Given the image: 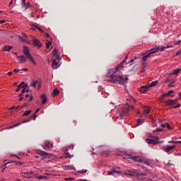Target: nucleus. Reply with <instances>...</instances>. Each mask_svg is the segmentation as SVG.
<instances>
[{
    "mask_svg": "<svg viewBox=\"0 0 181 181\" xmlns=\"http://www.w3.org/2000/svg\"><path fill=\"white\" fill-rule=\"evenodd\" d=\"M119 70V66H117L115 69H110L107 73V81L112 83H118L122 86L128 81V76L119 75L117 76V71Z\"/></svg>",
    "mask_w": 181,
    "mask_h": 181,
    "instance_id": "obj_1",
    "label": "nucleus"
},
{
    "mask_svg": "<svg viewBox=\"0 0 181 181\" xmlns=\"http://www.w3.org/2000/svg\"><path fill=\"white\" fill-rule=\"evenodd\" d=\"M23 53L24 55L17 56V59L19 60L18 63L22 64V63H26L28 60H30L31 63L34 64V66H36V61L30 54V52H29V48H28V47H23Z\"/></svg>",
    "mask_w": 181,
    "mask_h": 181,
    "instance_id": "obj_2",
    "label": "nucleus"
},
{
    "mask_svg": "<svg viewBox=\"0 0 181 181\" xmlns=\"http://www.w3.org/2000/svg\"><path fill=\"white\" fill-rule=\"evenodd\" d=\"M170 47H173V45H167L163 47H156L155 48H152L149 50V53L147 55L142 57V60L143 62H146V60H148V57H150L152 54L158 53V52H165V49H170Z\"/></svg>",
    "mask_w": 181,
    "mask_h": 181,
    "instance_id": "obj_3",
    "label": "nucleus"
},
{
    "mask_svg": "<svg viewBox=\"0 0 181 181\" xmlns=\"http://www.w3.org/2000/svg\"><path fill=\"white\" fill-rule=\"evenodd\" d=\"M127 159H132V160H134V162H140V163H144V165H146L147 166H152V162L149 160H145L141 158V157L138 156H132V155L128 154L127 156Z\"/></svg>",
    "mask_w": 181,
    "mask_h": 181,
    "instance_id": "obj_4",
    "label": "nucleus"
},
{
    "mask_svg": "<svg viewBox=\"0 0 181 181\" xmlns=\"http://www.w3.org/2000/svg\"><path fill=\"white\" fill-rule=\"evenodd\" d=\"M146 141L148 144L156 145L159 144V137L153 136V139H146Z\"/></svg>",
    "mask_w": 181,
    "mask_h": 181,
    "instance_id": "obj_5",
    "label": "nucleus"
},
{
    "mask_svg": "<svg viewBox=\"0 0 181 181\" xmlns=\"http://www.w3.org/2000/svg\"><path fill=\"white\" fill-rule=\"evenodd\" d=\"M29 93V90H25V101H27V103H30L33 100V95H32V93Z\"/></svg>",
    "mask_w": 181,
    "mask_h": 181,
    "instance_id": "obj_6",
    "label": "nucleus"
},
{
    "mask_svg": "<svg viewBox=\"0 0 181 181\" xmlns=\"http://www.w3.org/2000/svg\"><path fill=\"white\" fill-rule=\"evenodd\" d=\"M22 93L23 94H25V93H26V87L25 86V82H22L21 84H19L16 90V93H18V91H19V90L22 89Z\"/></svg>",
    "mask_w": 181,
    "mask_h": 181,
    "instance_id": "obj_7",
    "label": "nucleus"
},
{
    "mask_svg": "<svg viewBox=\"0 0 181 181\" xmlns=\"http://www.w3.org/2000/svg\"><path fill=\"white\" fill-rule=\"evenodd\" d=\"M176 103H177V100H165L164 101V104H165V105H168L169 107L172 106V105H175V104H176Z\"/></svg>",
    "mask_w": 181,
    "mask_h": 181,
    "instance_id": "obj_8",
    "label": "nucleus"
},
{
    "mask_svg": "<svg viewBox=\"0 0 181 181\" xmlns=\"http://www.w3.org/2000/svg\"><path fill=\"white\" fill-rule=\"evenodd\" d=\"M175 148H176V146H166L165 147L163 148V151L166 152V153H169V152H170V151L173 149H175Z\"/></svg>",
    "mask_w": 181,
    "mask_h": 181,
    "instance_id": "obj_9",
    "label": "nucleus"
},
{
    "mask_svg": "<svg viewBox=\"0 0 181 181\" xmlns=\"http://www.w3.org/2000/svg\"><path fill=\"white\" fill-rule=\"evenodd\" d=\"M21 176L23 177H25L26 179H30V177H33V172L30 173H22Z\"/></svg>",
    "mask_w": 181,
    "mask_h": 181,
    "instance_id": "obj_10",
    "label": "nucleus"
},
{
    "mask_svg": "<svg viewBox=\"0 0 181 181\" xmlns=\"http://www.w3.org/2000/svg\"><path fill=\"white\" fill-rule=\"evenodd\" d=\"M30 87H34V88H36V86H38L37 90H40V83L37 81H33L30 83Z\"/></svg>",
    "mask_w": 181,
    "mask_h": 181,
    "instance_id": "obj_11",
    "label": "nucleus"
},
{
    "mask_svg": "<svg viewBox=\"0 0 181 181\" xmlns=\"http://www.w3.org/2000/svg\"><path fill=\"white\" fill-rule=\"evenodd\" d=\"M133 109H134V106H129L128 109H125L124 110H123L120 114L121 118H122V116L127 115L129 110H133Z\"/></svg>",
    "mask_w": 181,
    "mask_h": 181,
    "instance_id": "obj_12",
    "label": "nucleus"
},
{
    "mask_svg": "<svg viewBox=\"0 0 181 181\" xmlns=\"http://www.w3.org/2000/svg\"><path fill=\"white\" fill-rule=\"evenodd\" d=\"M30 121V119H28V120H24L23 122H20V123H17L10 127L8 128V129H12V128H16V127H19V125H21V124H25L26 122H29Z\"/></svg>",
    "mask_w": 181,
    "mask_h": 181,
    "instance_id": "obj_13",
    "label": "nucleus"
},
{
    "mask_svg": "<svg viewBox=\"0 0 181 181\" xmlns=\"http://www.w3.org/2000/svg\"><path fill=\"white\" fill-rule=\"evenodd\" d=\"M115 173H118L119 175H122V171H118L117 170H113L110 172H108L107 175H110V176H114V175H115Z\"/></svg>",
    "mask_w": 181,
    "mask_h": 181,
    "instance_id": "obj_14",
    "label": "nucleus"
},
{
    "mask_svg": "<svg viewBox=\"0 0 181 181\" xmlns=\"http://www.w3.org/2000/svg\"><path fill=\"white\" fill-rule=\"evenodd\" d=\"M149 90V86H141L140 88V93L141 94H144L145 93H146V91H148Z\"/></svg>",
    "mask_w": 181,
    "mask_h": 181,
    "instance_id": "obj_15",
    "label": "nucleus"
},
{
    "mask_svg": "<svg viewBox=\"0 0 181 181\" xmlns=\"http://www.w3.org/2000/svg\"><path fill=\"white\" fill-rule=\"evenodd\" d=\"M45 146L48 148V149H52L53 148V143L50 142V141L47 140L45 141Z\"/></svg>",
    "mask_w": 181,
    "mask_h": 181,
    "instance_id": "obj_16",
    "label": "nucleus"
},
{
    "mask_svg": "<svg viewBox=\"0 0 181 181\" xmlns=\"http://www.w3.org/2000/svg\"><path fill=\"white\" fill-rule=\"evenodd\" d=\"M180 71H181V68L177 69H174V70H173V71L170 74V76H176V74H179V73H180Z\"/></svg>",
    "mask_w": 181,
    "mask_h": 181,
    "instance_id": "obj_17",
    "label": "nucleus"
},
{
    "mask_svg": "<svg viewBox=\"0 0 181 181\" xmlns=\"http://www.w3.org/2000/svg\"><path fill=\"white\" fill-rule=\"evenodd\" d=\"M52 69H54V70H57V69H59L60 67V65H59L58 62H56V60H54L52 62Z\"/></svg>",
    "mask_w": 181,
    "mask_h": 181,
    "instance_id": "obj_18",
    "label": "nucleus"
},
{
    "mask_svg": "<svg viewBox=\"0 0 181 181\" xmlns=\"http://www.w3.org/2000/svg\"><path fill=\"white\" fill-rule=\"evenodd\" d=\"M143 110H144V114H149L151 112V107L148 106H143Z\"/></svg>",
    "mask_w": 181,
    "mask_h": 181,
    "instance_id": "obj_19",
    "label": "nucleus"
},
{
    "mask_svg": "<svg viewBox=\"0 0 181 181\" xmlns=\"http://www.w3.org/2000/svg\"><path fill=\"white\" fill-rule=\"evenodd\" d=\"M33 43L35 46H37V47H42V43H40V41L38 40H33Z\"/></svg>",
    "mask_w": 181,
    "mask_h": 181,
    "instance_id": "obj_20",
    "label": "nucleus"
},
{
    "mask_svg": "<svg viewBox=\"0 0 181 181\" xmlns=\"http://www.w3.org/2000/svg\"><path fill=\"white\" fill-rule=\"evenodd\" d=\"M12 46L11 45H6L3 49L2 52H10L11 49H12Z\"/></svg>",
    "mask_w": 181,
    "mask_h": 181,
    "instance_id": "obj_21",
    "label": "nucleus"
},
{
    "mask_svg": "<svg viewBox=\"0 0 181 181\" xmlns=\"http://www.w3.org/2000/svg\"><path fill=\"white\" fill-rule=\"evenodd\" d=\"M41 98L42 100V104H46V103H47V97L46 96V95L42 94L41 95Z\"/></svg>",
    "mask_w": 181,
    "mask_h": 181,
    "instance_id": "obj_22",
    "label": "nucleus"
},
{
    "mask_svg": "<svg viewBox=\"0 0 181 181\" xmlns=\"http://www.w3.org/2000/svg\"><path fill=\"white\" fill-rule=\"evenodd\" d=\"M158 84H159L158 81H153L150 85H148V87H156V86H158Z\"/></svg>",
    "mask_w": 181,
    "mask_h": 181,
    "instance_id": "obj_23",
    "label": "nucleus"
},
{
    "mask_svg": "<svg viewBox=\"0 0 181 181\" xmlns=\"http://www.w3.org/2000/svg\"><path fill=\"white\" fill-rule=\"evenodd\" d=\"M59 90H57V88H55V89L53 90V92H52V95L53 97H56V95H59Z\"/></svg>",
    "mask_w": 181,
    "mask_h": 181,
    "instance_id": "obj_24",
    "label": "nucleus"
},
{
    "mask_svg": "<svg viewBox=\"0 0 181 181\" xmlns=\"http://www.w3.org/2000/svg\"><path fill=\"white\" fill-rule=\"evenodd\" d=\"M52 54L53 56H54V57H56L57 59H59V52H57V49H54V51H52Z\"/></svg>",
    "mask_w": 181,
    "mask_h": 181,
    "instance_id": "obj_25",
    "label": "nucleus"
},
{
    "mask_svg": "<svg viewBox=\"0 0 181 181\" xmlns=\"http://www.w3.org/2000/svg\"><path fill=\"white\" fill-rule=\"evenodd\" d=\"M39 111H40V109H37L35 114L33 115V121H35V119H36V117H37V115L36 114H37V112H39Z\"/></svg>",
    "mask_w": 181,
    "mask_h": 181,
    "instance_id": "obj_26",
    "label": "nucleus"
},
{
    "mask_svg": "<svg viewBox=\"0 0 181 181\" xmlns=\"http://www.w3.org/2000/svg\"><path fill=\"white\" fill-rule=\"evenodd\" d=\"M142 124H144V120H143V119H139L137 120L136 127H139V125H142Z\"/></svg>",
    "mask_w": 181,
    "mask_h": 181,
    "instance_id": "obj_27",
    "label": "nucleus"
},
{
    "mask_svg": "<svg viewBox=\"0 0 181 181\" xmlns=\"http://www.w3.org/2000/svg\"><path fill=\"white\" fill-rule=\"evenodd\" d=\"M30 112H32V110H28L24 112V113L23 114V117H28V115H29Z\"/></svg>",
    "mask_w": 181,
    "mask_h": 181,
    "instance_id": "obj_28",
    "label": "nucleus"
},
{
    "mask_svg": "<svg viewBox=\"0 0 181 181\" xmlns=\"http://www.w3.org/2000/svg\"><path fill=\"white\" fill-rule=\"evenodd\" d=\"M38 27H39V26H37V25H36V24H33V25H31V30H36V29H37Z\"/></svg>",
    "mask_w": 181,
    "mask_h": 181,
    "instance_id": "obj_29",
    "label": "nucleus"
},
{
    "mask_svg": "<svg viewBox=\"0 0 181 181\" xmlns=\"http://www.w3.org/2000/svg\"><path fill=\"white\" fill-rule=\"evenodd\" d=\"M35 178L38 179L39 180H42L43 179V176H38L37 174H35Z\"/></svg>",
    "mask_w": 181,
    "mask_h": 181,
    "instance_id": "obj_30",
    "label": "nucleus"
},
{
    "mask_svg": "<svg viewBox=\"0 0 181 181\" xmlns=\"http://www.w3.org/2000/svg\"><path fill=\"white\" fill-rule=\"evenodd\" d=\"M28 105H29V103H25L21 106H20V108H23L25 107H28Z\"/></svg>",
    "mask_w": 181,
    "mask_h": 181,
    "instance_id": "obj_31",
    "label": "nucleus"
},
{
    "mask_svg": "<svg viewBox=\"0 0 181 181\" xmlns=\"http://www.w3.org/2000/svg\"><path fill=\"white\" fill-rule=\"evenodd\" d=\"M66 156L65 158H73V156L70 155V153H65Z\"/></svg>",
    "mask_w": 181,
    "mask_h": 181,
    "instance_id": "obj_32",
    "label": "nucleus"
},
{
    "mask_svg": "<svg viewBox=\"0 0 181 181\" xmlns=\"http://www.w3.org/2000/svg\"><path fill=\"white\" fill-rule=\"evenodd\" d=\"M22 6H23L24 8H26V0H22V4H21Z\"/></svg>",
    "mask_w": 181,
    "mask_h": 181,
    "instance_id": "obj_33",
    "label": "nucleus"
},
{
    "mask_svg": "<svg viewBox=\"0 0 181 181\" xmlns=\"http://www.w3.org/2000/svg\"><path fill=\"white\" fill-rule=\"evenodd\" d=\"M66 169H68L69 170H74V167L68 165L66 166Z\"/></svg>",
    "mask_w": 181,
    "mask_h": 181,
    "instance_id": "obj_34",
    "label": "nucleus"
},
{
    "mask_svg": "<svg viewBox=\"0 0 181 181\" xmlns=\"http://www.w3.org/2000/svg\"><path fill=\"white\" fill-rule=\"evenodd\" d=\"M50 46H52V42H46V48L47 49H49V47H50Z\"/></svg>",
    "mask_w": 181,
    "mask_h": 181,
    "instance_id": "obj_35",
    "label": "nucleus"
},
{
    "mask_svg": "<svg viewBox=\"0 0 181 181\" xmlns=\"http://www.w3.org/2000/svg\"><path fill=\"white\" fill-rule=\"evenodd\" d=\"M18 108H21V106H12L9 110H18Z\"/></svg>",
    "mask_w": 181,
    "mask_h": 181,
    "instance_id": "obj_36",
    "label": "nucleus"
},
{
    "mask_svg": "<svg viewBox=\"0 0 181 181\" xmlns=\"http://www.w3.org/2000/svg\"><path fill=\"white\" fill-rule=\"evenodd\" d=\"M22 95H23V93H21L18 95L19 101H22V100H23V97H22Z\"/></svg>",
    "mask_w": 181,
    "mask_h": 181,
    "instance_id": "obj_37",
    "label": "nucleus"
},
{
    "mask_svg": "<svg viewBox=\"0 0 181 181\" xmlns=\"http://www.w3.org/2000/svg\"><path fill=\"white\" fill-rule=\"evenodd\" d=\"M180 43H181V40H179L175 42H174V45H175V46H177V45H180Z\"/></svg>",
    "mask_w": 181,
    "mask_h": 181,
    "instance_id": "obj_38",
    "label": "nucleus"
},
{
    "mask_svg": "<svg viewBox=\"0 0 181 181\" xmlns=\"http://www.w3.org/2000/svg\"><path fill=\"white\" fill-rule=\"evenodd\" d=\"M64 180H66V181H72V180H74V178H73V177L65 178Z\"/></svg>",
    "mask_w": 181,
    "mask_h": 181,
    "instance_id": "obj_39",
    "label": "nucleus"
},
{
    "mask_svg": "<svg viewBox=\"0 0 181 181\" xmlns=\"http://www.w3.org/2000/svg\"><path fill=\"white\" fill-rule=\"evenodd\" d=\"M165 128H168V129H172V127H170V124H169L168 123H166Z\"/></svg>",
    "mask_w": 181,
    "mask_h": 181,
    "instance_id": "obj_40",
    "label": "nucleus"
},
{
    "mask_svg": "<svg viewBox=\"0 0 181 181\" xmlns=\"http://www.w3.org/2000/svg\"><path fill=\"white\" fill-rule=\"evenodd\" d=\"M37 30H39V32H40V33H45V31L42 29V28H40V27H37Z\"/></svg>",
    "mask_w": 181,
    "mask_h": 181,
    "instance_id": "obj_41",
    "label": "nucleus"
},
{
    "mask_svg": "<svg viewBox=\"0 0 181 181\" xmlns=\"http://www.w3.org/2000/svg\"><path fill=\"white\" fill-rule=\"evenodd\" d=\"M173 93H175V92L173 91V90H169L168 93H167V94H168V95H170L171 94H173Z\"/></svg>",
    "mask_w": 181,
    "mask_h": 181,
    "instance_id": "obj_42",
    "label": "nucleus"
},
{
    "mask_svg": "<svg viewBox=\"0 0 181 181\" xmlns=\"http://www.w3.org/2000/svg\"><path fill=\"white\" fill-rule=\"evenodd\" d=\"M79 173H87V170H80L78 171Z\"/></svg>",
    "mask_w": 181,
    "mask_h": 181,
    "instance_id": "obj_43",
    "label": "nucleus"
},
{
    "mask_svg": "<svg viewBox=\"0 0 181 181\" xmlns=\"http://www.w3.org/2000/svg\"><path fill=\"white\" fill-rule=\"evenodd\" d=\"M168 144H177L176 141L170 140L168 141Z\"/></svg>",
    "mask_w": 181,
    "mask_h": 181,
    "instance_id": "obj_44",
    "label": "nucleus"
},
{
    "mask_svg": "<svg viewBox=\"0 0 181 181\" xmlns=\"http://www.w3.org/2000/svg\"><path fill=\"white\" fill-rule=\"evenodd\" d=\"M162 129H157L154 131V132H162Z\"/></svg>",
    "mask_w": 181,
    "mask_h": 181,
    "instance_id": "obj_45",
    "label": "nucleus"
},
{
    "mask_svg": "<svg viewBox=\"0 0 181 181\" xmlns=\"http://www.w3.org/2000/svg\"><path fill=\"white\" fill-rule=\"evenodd\" d=\"M168 95V93H163V95H161L160 98H163L164 97H166Z\"/></svg>",
    "mask_w": 181,
    "mask_h": 181,
    "instance_id": "obj_46",
    "label": "nucleus"
},
{
    "mask_svg": "<svg viewBox=\"0 0 181 181\" xmlns=\"http://www.w3.org/2000/svg\"><path fill=\"white\" fill-rule=\"evenodd\" d=\"M19 71H21V69H15L13 70V72H14V73H19Z\"/></svg>",
    "mask_w": 181,
    "mask_h": 181,
    "instance_id": "obj_47",
    "label": "nucleus"
},
{
    "mask_svg": "<svg viewBox=\"0 0 181 181\" xmlns=\"http://www.w3.org/2000/svg\"><path fill=\"white\" fill-rule=\"evenodd\" d=\"M180 107V104L177 103V105L174 106L173 108H179Z\"/></svg>",
    "mask_w": 181,
    "mask_h": 181,
    "instance_id": "obj_48",
    "label": "nucleus"
},
{
    "mask_svg": "<svg viewBox=\"0 0 181 181\" xmlns=\"http://www.w3.org/2000/svg\"><path fill=\"white\" fill-rule=\"evenodd\" d=\"M42 179H44V180H47V179H49V177H47V176L44 175L42 176Z\"/></svg>",
    "mask_w": 181,
    "mask_h": 181,
    "instance_id": "obj_49",
    "label": "nucleus"
},
{
    "mask_svg": "<svg viewBox=\"0 0 181 181\" xmlns=\"http://www.w3.org/2000/svg\"><path fill=\"white\" fill-rule=\"evenodd\" d=\"M178 95H179V97H178L177 100H181V92H180L178 93Z\"/></svg>",
    "mask_w": 181,
    "mask_h": 181,
    "instance_id": "obj_50",
    "label": "nucleus"
},
{
    "mask_svg": "<svg viewBox=\"0 0 181 181\" xmlns=\"http://www.w3.org/2000/svg\"><path fill=\"white\" fill-rule=\"evenodd\" d=\"M179 54H180V50L176 52L175 56L177 57V56H179Z\"/></svg>",
    "mask_w": 181,
    "mask_h": 181,
    "instance_id": "obj_51",
    "label": "nucleus"
},
{
    "mask_svg": "<svg viewBox=\"0 0 181 181\" xmlns=\"http://www.w3.org/2000/svg\"><path fill=\"white\" fill-rule=\"evenodd\" d=\"M160 127H162V128H166V123L161 124Z\"/></svg>",
    "mask_w": 181,
    "mask_h": 181,
    "instance_id": "obj_52",
    "label": "nucleus"
},
{
    "mask_svg": "<svg viewBox=\"0 0 181 181\" xmlns=\"http://www.w3.org/2000/svg\"><path fill=\"white\" fill-rule=\"evenodd\" d=\"M125 175H129L130 176L132 175V173H131V171H129L128 173H124Z\"/></svg>",
    "mask_w": 181,
    "mask_h": 181,
    "instance_id": "obj_53",
    "label": "nucleus"
},
{
    "mask_svg": "<svg viewBox=\"0 0 181 181\" xmlns=\"http://www.w3.org/2000/svg\"><path fill=\"white\" fill-rule=\"evenodd\" d=\"M22 36H23V37H28V35H26L25 33H23V34H22Z\"/></svg>",
    "mask_w": 181,
    "mask_h": 181,
    "instance_id": "obj_54",
    "label": "nucleus"
},
{
    "mask_svg": "<svg viewBox=\"0 0 181 181\" xmlns=\"http://www.w3.org/2000/svg\"><path fill=\"white\" fill-rule=\"evenodd\" d=\"M12 4H13V0H11V1L9 2V4H8L9 6H11V5H12Z\"/></svg>",
    "mask_w": 181,
    "mask_h": 181,
    "instance_id": "obj_55",
    "label": "nucleus"
},
{
    "mask_svg": "<svg viewBox=\"0 0 181 181\" xmlns=\"http://www.w3.org/2000/svg\"><path fill=\"white\" fill-rule=\"evenodd\" d=\"M28 69H26V68H25V69H21V71H28Z\"/></svg>",
    "mask_w": 181,
    "mask_h": 181,
    "instance_id": "obj_56",
    "label": "nucleus"
},
{
    "mask_svg": "<svg viewBox=\"0 0 181 181\" xmlns=\"http://www.w3.org/2000/svg\"><path fill=\"white\" fill-rule=\"evenodd\" d=\"M69 148H74V145L71 144V145L69 146Z\"/></svg>",
    "mask_w": 181,
    "mask_h": 181,
    "instance_id": "obj_57",
    "label": "nucleus"
},
{
    "mask_svg": "<svg viewBox=\"0 0 181 181\" xmlns=\"http://www.w3.org/2000/svg\"><path fill=\"white\" fill-rule=\"evenodd\" d=\"M12 74H13V73H12V72H8V76H12Z\"/></svg>",
    "mask_w": 181,
    "mask_h": 181,
    "instance_id": "obj_58",
    "label": "nucleus"
},
{
    "mask_svg": "<svg viewBox=\"0 0 181 181\" xmlns=\"http://www.w3.org/2000/svg\"><path fill=\"white\" fill-rule=\"evenodd\" d=\"M0 23H5V21H0Z\"/></svg>",
    "mask_w": 181,
    "mask_h": 181,
    "instance_id": "obj_59",
    "label": "nucleus"
},
{
    "mask_svg": "<svg viewBox=\"0 0 181 181\" xmlns=\"http://www.w3.org/2000/svg\"><path fill=\"white\" fill-rule=\"evenodd\" d=\"M45 175H46L47 176H50V173H46Z\"/></svg>",
    "mask_w": 181,
    "mask_h": 181,
    "instance_id": "obj_60",
    "label": "nucleus"
},
{
    "mask_svg": "<svg viewBox=\"0 0 181 181\" xmlns=\"http://www.w3.org/2000/svg\"><path fill=\"white\" fill-rule=\"evenodd\" d=\"M177 144H181V141H176Z\"/></svg>",
    "mask_w": 181,
    "mask_h": 181,
    "instance_id": "obj_61",
    "label": "nucleus"
},
{
    "mask_svg": "<svg viewBox=\"0 0 181 181\" xmlns=\"http://www.w3.org/2000/svg\"><path fill=\"white\" fill-rule=\"evenodd\" d=\"M44 155H46V156H47V153H46V152H44Z\"/></svg>",
    "mask_w": 181,
    "mask_h": 181,
    "instance_id": "obj_62",
    "label": "nucleus"
},
{
    "mask_svg": "<svg viewBox=\"0 0 181 181\" xmlns=\"http://www.w3.org/2000/svg\"><path fill=\"white\" fill-rule=\"evenodd\" d=\"M46 36L49 37V35L47 33H46Z\"/></svg>",
    "mask_w": 181,
    "mask_h": 181,
    "instance_id": "obj_63",
    "label": "nucleus"
},
{
    "mask_svg": "<svg viewBox=\"0 0 181 181\" xmlns=\"http://www.w3.org/2000/svg\"><path fill=\"white\" fill-rule=\"evenodd\" d=\"M82 181H88V180H82Z\"/></svg>",
    "mask_w": 181,
    "mask_h": 181,
    "instance_id": "obj_64",
    "label": "nucleus"
}]
</instances>
